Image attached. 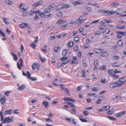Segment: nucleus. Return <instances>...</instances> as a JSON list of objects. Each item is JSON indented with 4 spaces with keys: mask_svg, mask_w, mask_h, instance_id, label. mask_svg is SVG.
I'll list each match as a JSON object with an SVG mask.
<instances>
[{
    "mask_svg": "<svg viewBox=\"0 0 126 126\" xmlns=\"http://www.w3.org/2000/svg\"><path fill=\"white\" fill-rule=\"evenodd\" d=\"M0 116L1 117V121H3V123H9L11 122H12L14 121L13 119L14 118L13 116L11 117L10 118L9 117H5L4 119L3 120L4 117L2 111H1L0 113Z\"/></svg>",
    "mask_w": 126,
    "mask_h": 126,
    "instance_id": "obj_1",
    "label": "nucleus"
},
{
    "mask_svg": "<svg viewBox=\"0 0 126 126\" xmlns=\"http://www.w3.org/2000/svg\"><path fill=\"white\" fill-rule=\"evenodd\" d=\"M108 73L109 75L113 78L114 79H117L118 78V76L116 75V74L118 73V70L116 69L114 71L112 70H110L108 71Z\"/></svg>",
    "mask_w": 126,
    "mask_h": 126,
    "instance_id": "obj_2",
    "label": "nucleus"
},
{
    "mask_svg": "<svg viewBox=\"0 0 126 126\" xmlns=\"http://www.w3.org/2000/svg\"><path fill=\"white\" fill-rule=\"evenodd\" d=\"M115 12V11H103L102 12V14L103 15L105 16H109L112 14H114Z\"/></svg>",
    "mask_w": 126,
    "mask_h": 126,
    "instance_id": "obj_3",
    "label": "nucleus"
},
{
    "mask_svg": "<svg viewBox=\"0 0 126 126\" xmlns=\"http://www.w3.org/2000/svg\"><path fill=\"white\" fill-rule=\"evenodd\" d=\"M86 19V17L84 16H80L77 20V23L79 24L82 22L83 21H85Z\"/></svg>",
    "mask_w": 126,
    "mask_h": 126,
    "instance_id": "obj_4",
    "label": "nucleus"
},
{
    "mask_svg": "<svg viewBox=\"0 0 126 126\" xmlns=\"http://www.w3.org/2000/svg\"><path fill=\"white\" fill-rule=\"evenodd\" d=\"M126 81L125 78V77L120 79L119 80V87L123 84Z\"/></svg>",
    "mask_w": 126,
    "mask_h": 126,
    "instance_id": "obj_5",
    "label": "nucleus"
},
{
    "mask_svg": "<svg viewBox=\"0 0 126 126\" xmlns=\"http://www.w3.org/2000/svg\"><path fill=\"white\" fill-rule=\"evenodd\" d=\"M65 121H67L68 122H72V123L75 125L76 124V122L75 121V119H72V118L67 117L65 119Z\"/></svg>",
    "mask_w": 126,
    "mask_h": 126,
    "instance_id": "obj_6",
    "label": "nucleus"
},
{
    "mask_svg": "<svg viewBox=\"0 0 126 126\" xmlns=\"http://www.w3.org/2000/svg\"><path fill=\"white\" fill-rule=\"evenodd\" d=\"M79 62L77 59V57L76 56L73 57V60L72 61L71 63L72 64H77Z\"/></svg>",
    "mask_w": 126,
    "mask_h": 126,
    "instance_id": "obj_7",
    "label": "nucleus"
},
{
    "mask_svg": "<svg viewBox=\"0 0 126 126\" xmlns=\"http://www.w3.org/2000/svg\"><path fill=\"white\" fill-rule=\"evenodd\" d=\"M118 86V83L117 82H115L112 83L110 85L109 87L110 88H114L117 87Z\"/></svg>",
    "mask_w": 126,
    "mask_h": 126,
    "instance_id": "obj_8",
    "label": "nucleus"
},
{
    "mask_svg": "<svg viewBox=\"0 0 126 126\" xmlns=\"http://www.w3.org/2000/svg\"><path fill=\"white\" fill-rule=\"evenodd\" d=\"M63 25L61 26V28L62 29L66 28L68 26V23L66 20H63Z\"/></svg>",
    "mask_w": 126,
    "mask_h": 126,
    "instance_id": "obj_9",
    "label": "nucleus"
},
{
    "mask_svg": "<svg viewBox=\"0 0 126 126\" xmlns=\"http://www.w3.org/2000/svg\"><path fill=\"white\" fill-rule=\"evenodd\" d=\"M123 36H126V32L119 31V38H121Z\"/></svg>",
    "mask_w": 126,
    "mask_h": 126,
    "instance_id": "obj_10",
    "label": "nucleus"
},
{
    "mask_svg": "<svg viewBox=\"0 0 126 126\" xmlns=\"http://www.w3.org/2000/svg\"><path fill=\"white\" fill-rule=\"evenodd\" d=\"M79 119L82 122H88L87 120L85 119H82L83 118V117L81 115H79L78 116Z\"/></svg>",
    "mask_w": 126,
    "mask_h": 126,
    "instance_id": "obj_11",
    "label": "nucleus"
},
{
    "mask_svg": "<svg viewBox=\"0 0 126 126\" xmlns=\"http://www.w3.org/2000/svg\"><path fill=\"white\" fill-rule=\"evenodd\" d=\"M3 20L4 21L5 24L6 25L10 23V21H9L8 18H6L3 17L2 18Z\"/></svg>",
    "mask_w": 126,
    "mask_h": 126,
    "instance_id": "obj_12",
    "label": "nucleus"
},
{
    "mask_svg": "<svg viewBox=\"0 0 126 126\" xmlns=\"http://www.w3.org/2000/svg\"><path fill=\"white\" fill-rule=\"evenodd\" d=\"M0 100V102L1 103V104H4L5 102L6 99L5 96H3Z\"/></svg>",
    "mask_w": 126,
    "mask_h": 126,
    "instance_id": "obj_13",
    "label": "nucleus"
},
{
    "mask_svg": "<svg viewBox=\"0 0 126 126\" xmlns=\"http://www.w3.org/2000/svg\"><path fill=\"white\" fill-rule=\"evenodd\" d=\"M63 9V4H60L58 5L56 8V9L57 10H61Z\"/></svg>",
    "mask_w": 126,
    "mask_h": 126,
    "instance_id": "obj_14",
    "label": "nucleus"
},
{
    "mask_svg": "<svg viewBox=\"0 0 126 126\" xmlns=\"http://www.w3.org/2000/svg\"><path fill=\"white\" fill-rule=\"evenodd\" d=\"M63 99L65 101H69L72 102H74L75 101L74 100L72 99L69 97H64L63 98Z\"/></svg>",
    "mask_w": 126,
    "mask_h": 126,
    "instance_id": "obj_15",
    "label": "nucleus"
},
{
    "mask_svg": "<svg viewBox=\"0 0 126 126\" xmlns=\"http://www.w3.org/2000/svg\"><path fill=\"white\" fill-rule=\"evenodd\" d=\"M94 67L93 70H94L97 69L98 66V61L97 60H96L94 61Z\"/></svg>",
    "mask_w": 126,
    "mask_h": 126,
    "instance_id": "obj_16",
    "label": "nucleus"
},
{
    "mask_svg": "<svg viewBox=\"0 0 126 126\" xmlns=\"http://www.w3.org/2000/svg\"><path fill=\"white\" fill-rule=\"evenodd\" d=\"M28 25L26 23H24L19 24V26L21 28H25Z\"/></svg>",
    "mask_w": 126,
    "mask_h": 126,
    "instance_id": "obj_17",
    "label": "nucleus"
},
{
    "mask_svg": "<svg viewBox=\"0 0 126 126\" xmlns=\"http://www.w3.org/2000/svg\"><path fill=\"white\" fill-rule=\"evenodd\" d=\"M74 45V42L72 41H70L68 42L67 46L68 47H73Z\"/></svg>",
    "mask_w": 126,
    "mask_h": 126,
    "instance_id": "obj_18",
    "label": "nucleus"
},
{
    "mask_svg": "<svg viewBox=\"0 0 126 126\" xmlns=\"http://www.w3.org/2000/svg\"><path fill=\"white\" fill-rule=\"evenodd\" d=\"M10 53L11 55L13 56L14 60L15 61H17V56L13 52H11Z\"/></svg>",
    "mask_w": 126,
    "mask_h": 126,
    "instance_id": "obj_19",
    "label": "nucleus"
},
{
    "mask_svg": "<svg viewBox=\"0 0 126 126\" xmlns=\"http://www.w3.org/2000/svg\"><path fill=\"white\" fill-rule=\"evenodd\" d=\"M104 98L103 96H100L99 97L98 100L96 102V103L98 104L100 103L101 102V101L102 100L103 98Z\"/></svg>",
    "mask_w": 126,
    "mask_h": 126,
    "instance_id": "obj_20",
    "label": "nucleus"
},
{
    "mask_svg": "<svg viewBox=\"0 0 126 126\" xmlns=\"http://www.w3.org/2000/svg\"><path fill=\"white\" fill-rule=\"evenodd\" d=\"M25 88V86L24 85H22L20 86H19L17 89L21 91L24 89Z\"/></svg>",
    "mask_w": 126,
    "mask_h": 126,
    "instance_id": "obj_21",
    "label": "nucleus"
},
{
    "mask_svg": "<svg viewBox=\"0 0 126 126\" xmlns=\"http://www.w3.org/2000/svg\"><path fill=\"white\" fill-rule=\"evenodd\" d=\"M28 8V6L26 5H23L22 8L20 9L21 11H25Z\"/></svg>",
    "mask_w": 126,
    "mask_h": 126,
    "instance_id": "obj_22",
    "label": "nucleus"
},
{
    "mask_svg": "<svg viewBox=\"0 0 126 126\" xmlns=\"http://www.w3.org/2000/svg\"><path fill=\"white\" fill-rule=\"evenodd\" d=\"M12 110L11 109L8 110H6L5 112V114L6 115L7 114H12Z\"/></svg>",
    "mask_w": 126,
    "mask_h": 126,
    "instance_id": "obj_23",
    "label": "nucleus"
},
{
    "mask_svg": "<svg viewBox=\"0 0 126 126\" xmlns=\"http://www.w3.org/2000/svg\"><path fill=\"white\" fill-rule=\"evenodd\" d=\"M97 51H95V53L96 54L100 53L102 52L103 51V49H96Z\"/></svg>",
    "mask_w": 126,
    "mask_h": 126,
    "instance_id": "obj_24",
    "label": "nucleus"
},
{
    "mask_svg": "<svg viewBox=\"0 0 126 126\" xmlns=\"http://www.w3.org/2000/svg\"><path fill=\"white\" fill-rule=\"evenodd\" d=\"M56 15L57 16L61 17L63 16L62 13L61 11H57L56 13Z\"/></svg>",
    "mask_w": 126,
    "mask_h": 126,
    "instance_id": "obj_25",
    "label": "nucleus"
},
{
    "mask_svg": "<svg viewBox=\"0 0 126 126\" xmlns=\"http://www.w3.org/2000/svg\"><path fill=\"white\" fill-rule=\"evenodd\" d=\"M36 46V45L34 43V42H33L30 45V47L34 49H35Z\"/></svg>",
    "mask_w": 126,
    "mask_h": 126,
    "instance_id": "obj_26",
    "label": "nucleus"
},
{
    "mask_svg": "<svg viewBox=\"0 0 126 126\" xmlns=\"http://www.w3.org/2000/svg\"><path fill=\"white\" fill-rule=\"evenodd\" d=\"M106 26L105 25H101L99 26V29L100 30H103L106 28Z\"/></svg>",
    "mask_w": 126,
    "mask_h": 126,
    "instance_id": "obj_27",
    "label": "nucleus"
},
{
    "mask_svg": "<svg viewBox=\"0 0 126 126\" xmlns=\"http://www.w3.org/2000/svg\"><path fill=\"white\" fill-rule=\"evenodd\" d=\"M110 108V106H103L102 107V108H103L104 111L108 110Z\"/></svg>",
    "mask_w": 126,
    "mask_h": 126,
    "instance_id": "obj_28",
    "label": "nucleus"
},
{
    "mask_svg": "<svg viewBox=\"0 0 126 126\" xmlns=\"http://www.w3.org/2000/svg\"><path fill=\"white\" fill-rule=\"evenodd\" d=\"M126 113V111H125L119 112V117L123 115H125Z\"/></svg>",
    "mask_w": 126,
    "mask_h": 126,
    "instance_id": "obj_29",
    "label": "nucleus"
},
{
    "mask_svg": "<svg viewBox=\"0 0 126 126\" xmlns=\"http://www.w3.org/2000/svg\"><path fill=\"white\" fill-rule=\"evenodd\" d=\"M43 105H44L46 108H47L48 105V103L47 101H44L42 103Z\"/></svg>",
    "mask_w": 126,
    "mask_h": 126,
    "instance_id": "obj_30",
    "label": "nucleus"
},
{
    "mask_svg": "<svg viewBox=\"0 0 126 126\" xmlns=\"http://www.w3.org/2000/svg\"><path fill=\"white\" fill-rule=\"evenodd\" d=\"M51 10L49 8L45 9L44 10V12L46 14H48L50 13L51 12Z\"/></svg>",
    "mask_w": 126,
    "mask_h": 126,
    "instance_id": "obj_31",
    "label": "nucleus"
},
{
    "mask_svg": "<svg viewBox=\"0 0 126 126\" xmlns=\"http://www.w3.org/2000/svg\"><path fill=\"white\" fill-rule=\"evenodd\" d=\"M67 104L69 106H70L72 108H75V105L72 103L68 102L67 103Z\"/></svg>",
    "mask_w": 126,
    "mask_h": 126,
    "instance_id": "obj_32",
    "label": "nucleus"
},
{
    "mask_svg": "<svg viewBox=\"0 0 126 126\" xmlns=\"http://www.w3.org/2000/svg\"><path fill=\"white\" fill-rule=\"evenodd\" d=\"M39 58L40 60H41V61L42 62H44L46 61L47 59L45 58H43L41 57V56L40 55H39Z\"/></svg>",
    "mask_w": 126,
    "mask_h": 126,
    "instance_id": "obj_33",
    "label": "nucleus"
},
{
    "mask_svg": "<svg viewBox=\"0 0 126 126\" xmlns=\"http://www.w3.org/2000/svg\"><path fill=\"white\" fill-rule=\"evenodd\" d=\"M114 109V108H112L111 110H109L108 112V114L109 115L113 114V113Z\"/></svg>",
    "mask_w": 126,
    "mask_h": 126,
    "instance_id": "obj_34",
    "label": "nucleus"
},
{
    "mask_svg": "<svg viewBox=\"0 0 126 126\" xmlns=\"http://www.w3.org/2000/svg\"><path fill=\"white\" fill-rule=\"evenodd\" d=\"M118 54H114L113 56V58L114 60H118Z\"/></svg>",
    "mask_w": 126,
    "mask_h": 126,
    "instance_id": "obj_35",
    "label": "nucleus"
},
{
    "mask_svg": "<svg viewBox=\"0 0 126 126\" xmlns=\"http://www.w3.org/2000/svg\"><path fill=\"white\" fill-rule=\"evenodd\" d=\"M63 8H67L70 7V5L67 4H63Z\"/></svg>",
    "mask_w": 126,
    "mask_h": 126,
    "instance_id": "obj_36",
    "label": "nucleus"
},
{
    "mask_svg": "<svg viewBox=\"0 0 126 126\" xmlns=\"http://www.w3.org/2000/svg\"><path fill=\"white\" fill-rule=\"evenodd\" d=\"M83 113L85 116H86L89 114V112L87 110H84Z\"/></svg>",
    "mask_w": 126,
    "mask_h": 126,
    "instance_id": "obj_37",
    "label": "nucleus"
},
{
    "mask_svg": "<svg viewBox=\"0 0 126 126\" xmlns=\"http://www.w3.org/2000/svg\"><path fill=\"white\" fill-rule=\"evenodd\" d=\"M88 95L89 96H94L95 97H96L98 96V95L97 94L93 93L92 94L88 93Z\"/></svg>",
    "mask_w": 126,
    "mask_h": 126,
    "instance_id": "obj_38",
    "label": "nucleus"
},
{
    "mask_svg": "<svg viewBox=\"0 0 126 126\" xmlns=\"http://www.w3.org/2000/svg\"><path fill=\"white\" fill-rule=\"evenodd\" d=\"M108 53L106 52H104L102 53L101 56L103 57H106L108 55Z\"/></svg>",
    "mask_w": 126,
    "mask_h": 126,
    "instance_id": "obj_39",
    "label": "nucleus"
},
{
    "mask_svg": "<svg viewBox=\"0 0 126 126\" xmlns=\"http://www.w3.org/2000/svg\"><path fill=\"white\" fill-rule=\"evenodd\" d=\"M99 69L101 70H106V67L104 65H102L101 66L100 68Z\"/></svg>",
    "mask_w": 126,
    "mask_h": 126,
    "instance_id": "obj_40",
    "label": "nucleus"
},
{
    "mask_svg": "<svg viewBox=\"0 0 126 126\" xmlns=\"http://www.w3.org/2000/svg\"><path fill=\"white\" fill-rule=\"evenodd\" d=\"M50 37L51 40H54L55 38V37L54 36V34L53 33L50 34Z\"/></svg>",
    "mask_w": 126,
    "mask_h": 126,
    "instance_id": "obj_41",
    "label": "nucleus"
},
{
    "mask_svg": "<svg viewBox=\"0 0 126 126\" xmlns=\"http://www.w3.org/2000/svg\"><path fill=\"white\" fill-rule=\"evenodd\" d=\"M55 6V5L54 3H51L49 6V8L51 10V9L54 8Z\"/></svg>",
    "mask_w": 126,
    "mask_h": 126,
    "instance_id": "obj_42",
    "label": "nucleus"
},
{
    "mask_svg": "<svg viewBox=\"0 0 126 126\" xmlns=\"http://www.w3.org/2000/svg\"><path fill=\"white\" fill-rule=\"evenodd\" d=\"M50 117L48 118H46L45 119V121L46 122H52L53 121V120L49 119Z\"/></svg>",
    "mask_w": 126,
    "mask_h": 126,
    "instance_id": "obj_43",
    "label": "nucleus"
},
{
    "mask_svg": "<svg viewBox=\"0 0 126 126\" xmlns=\"http://www.w3.org/2000/svg\"><path fill=\"white\" fill-rule=\"evenodd\" d=\"M23 12L22 15L23 16H25L28 15V12L25 11H21Z\"/></svg>",
    "mask_w": 126,
    "mask_h": 126,
    "instance_id": "obj_44",
    "label": "nucleus"
},
{
    "mask_svg": "<svg viewBox=\"0 0 126 126\" xmlns=\"http://www.w3.org/2000/svg\"><path fill=\"white\" fill-rule=\"evenodd\" d=\"M98 90V87H94L92 89V91L96 92Z\"/></svg>",
    "mask_w": 126,
    "mask_h": 126,
    "instance_id": "obj_45",
    "label": "nucleus"
},
{
    "mask_svg": "<svg viewBox=\"0 0 126 126\" xmlns=\"http://www.w3.org/2000/svg\"><path fill=\"white\" fill-rule=\"evenodd\" d=\"M58 81V79H56L54 80L52 82L53 84L56 86H58V85L56 84V83L55 82V81Z\"/></svg>",
    "mask_w": 126,
    "mask_h": 126,
    "instance_id": "obj_46",
    "label": "nucleus"
},
{
    "mask_svg": "<svg viewBox=\"0 0 126 126\" xmlns=\"http://www.w3.org/2000/svg\"><path fill=\"white\" fill-rule=\"evenodd\" d=\"M11 93V91H7L6 92L4 93V94L7 96H8L9 95V94Z\"/></svg>",
    "mask_w": 126,
    "mask_h": 126,
    "instance_id": "obj_47",
    "label": "nucleus"
},
{
    "mask_svg": "<svg viewBox=\"0 0 126 126\" xmlns=\"http://www.w3.org/2000/svg\"><path fill=\"white\" fill-rule=\"evenodd\" d=\"M42 3V1H39L37 3H34L33 5L35 6H37L41 4Z\"/></svg>",
    "mask_w": 126,
    "mask_h": 126,
    "instance_id": "obj_48",
    "label": "nucleus"
},
{
    "mask_svg": "<svg viewBox=\"0 0 126 126\" xmlns=\"http://www.w3.org/2000/svg\"><path fill=\"white\" fill-rule=\"evenodd\" d=\"M27 78L30 79L31 78V75L29 71H28L27 72Z\"/></svg>",
    "mask_w": 126,
    "mask_h": 126,
    "instance_id": "obj_49",
    "label": "nucleus"
},
{
    "mask_svg": "<svg viewBox=\"0 0 126 126\" xmlns=\"http://www.w3.org/2000/svg\"><path fill=\"white\" fill-rule=\"evenodd\" d=\"M85 71L84 70L82 71V77H85L86 76V74L85 73Z\"/></svg>",
    "mask_w": 126,
    "mask_h": 126,
    "instance_id": "obj_50",
    "label": "nucleus"
},
{
    "mask_svg": "<svg viewBox=\"0 0 126 126\" xmlns=\"http://www.w3.org/2000/svg\"><path fill=\"white\" fill-rule=\"evenodd\" d=\"M37 63H34L32 65V67L33 70H34L36 68V65L37 64Z\"/></svg>",
    "mask_w": 126,
    "mask_h": 126,
    "instance_id": "obj_51",
    "label": "nucleus"
},
{
    "mask_svg": "<svg viewBox=\"0 0 126 126\" xmlns=\"http://www.w3.org/2000/svg\"><path fill=\"white\" fill-rule=\"evenodd\" d=\"M67 50L66 49H64L63 51L62 52V54L63 55H65L67 54Z\"/></svg>",
    "mask_w": 126,
    "mask_h": 126,
    "instance_id": "obj_52",
    "label": "nucleus"
},
{
    "mask_svg": "<svg viewBox=\"0 0 126 126\" xmlns=\"http://www.w3.org/2000/svg\"><path fill=\"white\" fill-rule=\"evenodd\" d=\"M70 113L73 114H74L76 113V111L75 109H72L71 111H69Z\"/></svg>",
    "mask_w": 126,
    "mask_h": 126,
    "instance_id": "obj_53",
    "label": "nucleus"
},
{
    "mask_svg": "<svg viewBox=\"0 0 126 126\" xmlns=\"http://www.w3.org/2000/svg\"><path fill=\"white\" fill-rule=\"evenodd\" d=\"M65 93L66 94L70 96V94H69V91L68 89L67 88H66L65 89Z\"/></svg>",
    "mask_w": 126,
    "mask_h": 126,
    "instance_id": "obj_54",
    "label": "nucleus"
},
{
    "mask_svg": "<svg viewBox=\"0 0 126 126\" xmlns=\"http://www.w3.org/2000/svg\"><path fill=\"white\" fill-rule=\"evenodd\" d=\"M67 57H64L61 58L60 59V60L62 62L64 61L67 59Z\"/></svg>",
    "mask_w": 126,
    "mask_h": 126,
    "instance_id": "obj_55",
    "label": "nucleus"
},
{
    "mask_svg": "<svg viewBox=\"0 0 126 126\" xmlns=\"http://www.w3.org/2000/svg\"><path fill=\"white\" fill-rule=\"evenodd\" d=\"M73 4L75 5L78 4H81V3L79 1H76L73 3Z\"/></svg>",
    "mask_w": 126,
    "mask_h": 126,
    "instance_id": "obj_56",
    "label": "nucleus"
},
{
    "mask_svg": "<svg viewBox=\"0 0 126 126\" xmlns=\"http://www.w3.org/2000/svg\"><path fill=\"white\" fill-rule=\"evenodd\" d=\"M123 42L121 40H119V47H120L123 45Z\"/></svg>",
    "mask_w": 126,
    "mask_h": 126,
    "instance_id": "obj_57",
    "label": "nucleus"
},
{
    "mask_svg": "<svg viewBox=\"0 0 126 126\" xmlns=\"http://www.w3.org/2000/svg\"><path fill=\"white\" fill-rule=\"evenodd\" d=\"M107 117L110 120H116L115 118L114 117H111L110 116H107Z\"/></svg>",
    "mask_w": 126,
    "mask_h": 126,
    "instance_id": "obj_58",
    "label": "nucleus"
},
{
    "mask_svg": "<svg viewBox=\"0 0 126 126\" xmlns=\"http://www.w3.org/2000/svg\"><path fill=\"white\" fill-rule=\"evenodd\" d=\"M64 20H58V21L57 22V24L58 25H59L62 23L63 22V21Z\"/></svg>",
    "mask_w": 126,
    "mask_h": 126,
    "instance_id": "obj_59",
    "label": "nucleus"
},
{
    "mask_svg": "<svg viewBox=\"0 0 126 126\" xmlns=\"http://www.w3.org/2000/svg\"><path fill=\"white\" fill-rule=\"evenodd\" d=\"M47 47V46L46 45L42 49V50L44 52H46L47 51V49L46 47Z\"/></svg>",
    "mask_w": 126,
    "mask_h": 126,
    "instance_id": "obj_60",
    "label": "nucleus"
},
{
    "mask_svg": "<svg viewBox=\"0 0 126 126\" xmlns=\"http://www.w3.org/2000/svg\"><path fill=\"white\" fill-rule=\"evenodd\" d=\"M40 15L41 17H45L46 16V15L44 13H41Z\"/></svg>",
    "mask_w": 126,
    "mask_h": 126,
    "instance_id": "obj_61",
    "label": "nucleus"
},
{
    "mask_svg": "<svg viewBox=\"0 0 126 126\" xmlns=\"http://www.w3.org/2000/svg\"><path fill=\"white\" fill-rule=\"evenodd\" d=\"M5 2H6V3L8 4H9V5H12V2L9 1V0H5Z\"/></svg>",
    "mask_w": 126,
    "mask_h": 126,
    "instance_id": "obj_62",
    "label": "nucleus"
},
{
    "mask_svg": "<svg viewBox=\"0 0 126 126\" xmlns=\"http://www.w3.org/2000/svg\"><path fill=\"white\" fill-rule=\"evenodd\" d=\"M117 46H113L112 47V49H113V50H117Z\"/></svg>",
    "mask_w": 126,
    "mask_h": 126,
    "instance_id": "obj_63",
    "label": "nucleus"
},
{
    "mask_svg": "<svg viewBox=\"0 0 126 126\" xmlns=\"http://www.w3.org/2000/svg\"><path fill=\"white\" fill-rule=\"evenodd\" d=\"M92 24L91 23L88 22L85 25V27H90L91 25V24Z\"/></svg>",
    "mask_w": 126,
    "mask_h": 126,
    "instance_id": "obj_64",
    "label": "nucleus"
}]
</instances>
